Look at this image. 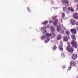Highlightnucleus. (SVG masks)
<instances>
[{
    "label": "nucleus",
    "mask_w": 78,
    "mask_h": 78,
    "mask_svg": "<svg viewBox=\"0 0 78 78\" xmlns=\"http://www.w3.org/2000/svg\"><path fill=\"white\" fill-rule=\"evenodd\" d=\"M66 49L69 53H73V48L69 45L67 47Z\"/></svg>",
    "instance_id": "obj_1"
},
{
    "label": "nucleus",
    "mask_w": 78,
    "mask_h": 78,
    "mask_svg": "<svg viewBox=\"0 0 78 78\" xmlns=\"http://www.w3.org/2000/svg\"><path fill=\"white\" fill-rule=\"evenodd\" d=\"M45 36L47 39L45 40L44 42L45 43H47V42H48V41L50 40V39L48 38H49V37H50L51 35L50 34L46 33Z\"/></svg>",
    "instance_id": "obj_2"
},
{
    "label": "nucleus",
    "mask_w": 78,
    "mask_h": 78,
    "mask_svg": "<svg viewBox=\"0 0 78 78\" xmlns=\"http://www.w3.org/2000/svg\"><path fill=\"white\" fill-rule=\"evenodd\" d=\"M61 2L64 4H67L66 6H68L69 5V1L68 0H61Z\"/></svg>",
    "instance_id": "obj_3"
},
{
    "label": "nucleus",
    "mask_w": 78,
    "mask_h": 78,
    "mask_svg": "<svg viewBox=\"0 0 78 78\" xmlns=\"http://www.w3.org/2000/svg\"><path fill=\"white\" fill-rule=\"evenodd\" d=\"M72 45H73V47H74V48H77L78 47V45L75 41H72Z\"/></svg>",
    "instance_id": "obj_4"
},
{
    "label": "nucleus",
    "mask_w": 78,
    "mask_h": 78,
    "mask_svg": "<svg viewBox=\"0 0 78 78\" xmlns=\"http://www.w3.org/2000/svg\"><path fill=\"white\" fill-rule=\"evenodd\" d=\"M70 65L72 66H76V62H74L73 61H72L70 62Z\"/></svg>",
    "instance_id": "obj_5"
},
{
    "label": "nucleus",
    "mask_w": 78,
    "mask_h": 78,
    "mask_svg": "<svg viewBox=\"0 0 78 78\" xmlns=\"http://www.w3.org/2000/svg\"><path fill=\"white\" fill-rule=\"evenodd\" d=\"M70 23L72 25H74L76 24V21L75 20H70Z\"/></svg>",
    "instance_id": "obj_6"
},
{
    "label": "nucleus",
    "mask_w": 78,
    "mask_h": 78,
    "mask_svg": "<svg viewBox=\"0 0 78 78\" xmlns=\"http://www.w3.org/2000/svg\"><path fill=\"white\" fill-rule=\"evenodd\" d=\"M58 23V19H56L53 22V25L55 26H56V25H57V23Z\"/></svg>",
    "instance_id": "obj_7"
},
{
    "label": "nucleus",
    "mask_w": 78,
    "mask_h": 78,
    "mask_svg": "<svg viewBox=\"0 0 78 78\" xmlns=\"http://www.w3.org/2000/svg\"><path fill=\"white\" fill-rule=\"evenodd\" d=\"M73 17L76 19H78V13H76L73 15Z\"/></svg>",
    "instance_id": "obj_8"
},
{
    "label": "nucleus",
    "mask_w": 78,
    "mask_h": 78,
    "mask_svg": "<svg viewBox=\"0 0 78 78\" xmlns=\"http://www.w3.org/2000/svg\"><path fill=\"white\" fill-rule=\"evenodd\" d=\"M71 31L73 34H76V30L75 29H72L71 30Z\"/></svg>",
    "instance_id": "obj_9"
},
{
    "label": "nucleus",
    "mask_w": 78,
    "mask_h": 78,
    "mask_svg": "<svg viewBox=\"0 0 78 78\" xmlns=\"http://www.w3.org/2000/svg\"><path fill=\"white\" fill-rule=\"evenodd\" d=\"M72 58L73 59H75L77 58V55L76 54H73L72 56Z\"/></svg>",
    "instance_id": "obj_10"
},
{
    "label": "nucleus",
    "mask_w": 78,
    "mask_h": 78,
    "mask_svg": "<svg viewBox=\"0 0 78 78\" xmlns=\"http://www.w3.org/2000/svg\"><path fill=\"white\" fill-rule=\"evenodd\" d=\"M68 9L69 11H70L71 12H73L75 11L73 9V8L72 7H68Z\"/></svg>",
    "instance_id": "obj_11"
},
{
    "label": "nucleus",
    "mask_w": 78,
    "mask_h": 78,
    "mask_svg": "<svg viewBox=\"0 0 78 78\" xmlns=\"http://www.w3.org/2000/svg\"><path fill=\"white\" fill-rule=\"evenodd\" d=\"M63 39L64 41H68V38L66 36H64Z\"/></svg>",
    "instance_id": "obj_12"
},
{
    "label": "nucleus",
    "mask_w": 78,
    "mask_h": 78,
    "mask_svg": "<svg viewBox=\"0 0 78 78\" xmlns=\"http://www.w3.org/2000/svg\"><path fill=\"white\" fill-rule=\"evenodd\" d=\"M71 37L72 38L73 41H76V37L75 35H71Z\"/></svg>",
    "instance_id": "obj_13"
},
{
    "label": "nucleus",
    "mask_w": 78,
    "mask_h": 78,
    "mask_svg": "<svg viewBox=\"0 0 78 78\" xmlns=\"http://www.w3.org/2000/svg\"><path fill=\"white\" fill-rule=\"evenodd\" d=\"M59 49L60 51H63V48H62V46L61 45H59Z\"/></svg>",
    "instance_id": "obj_14"
},
{
    "label": "nucleus",
    "mask_w": 78,
    "mask_h": 78,
    "mask_svg": "<svg viewBox=\"0 0 78 78\" xmlns=\"http://www.w3.org/2000/svg\"><path fill=\"white\" fill-rule=\"evenodd\" d=\"M51 36L52 37H56V34L55 33H52L51 34Z\"/></svg>",
    "instance_id": "obj_15"
},
{
    "label": "nucleus",
    "mask_w": 78,
    "mask_h": 78,
    "mask_svg": "<svg viewBox=\"0 0 78 78\" xmlns=\"http://www.w3.org/2000/svg\"><path fill=\"white\" fill-rule=\"evenodd\" d=\"M62 38V36L61 35H58L57 37V39L58 40H60V39H61Z\"/></svg>",
    "instance_id": "obj_16"
},
{
    "label": "nucleus",
    "mask_w": 78,
    "mask_h": 78,
    "mask_svg": "<svg viewBox=\"0 0 78 78\" xmlns=\"http://www.w3.org/2000/svg\"><path fill=\"white\" fill-rule=\"evenodd\" d=\"M51 30L52 32H53V31H55V28L54 27H53L52 26H51Z\"/></svg>",
    "instance_id": "obj_17"
},
{
    "label": "nucleus",
    "mask_w": 78,
    "mask_h": 78,
    "mask_svg": "<svg viewBox=\"0 0 78 78\" xmlns=\"http://www.w3.org/2000/svg\"><path fill=\"white\" fill-rule=\"evenodd\" d=\"M61 27L59 26H58L57 29V31H59L61 30Z\"/></svg>",
    "instance_id": "obj_18"
},
{
    "label": "nucleus",
    "mask_w": 78,
    "mask_h": 78,
    "mask_svg": "<svg viewBox=\"0 0 78 78\" xmlns=\"http://www.w3.org/2000/svg\"><path fill=\"white\" fill-rule=\"evenodd\" d=\"M56 48H57V47H56V45H54L52 48V49L53 50H56Z\"/></svg>",
    "instance_id": "obj_19"
},
{
    "label": "nucleus",
    "mask_w": 78,
    "mask_h": 78,
    "mask_svg": "<svg viewBox=\"0 0 78 78\" xmlns=\"http://www.w3.org/2000/svg\"><path fill=\"white\" fill-rule=\"evenodd\" d=\"M67 9V8L66 7H64L63 8V11H64V12H65L66 11Z\"/></svg>",
    "instance_id": "obj_20"
},
{
    "label": "nucleus",
    "mask_w": 78,
    "mask_h": 78,
    "mask_svg": "<svg viewBox=\"0 0 78 78\" xmlns=\"http://www.w3.org/2000/svg\"><path fill=\"white\" fill-rule=\"evenodd\" d=\"M58 16H54L52 17V20H55V19H57L56 18H57Z\"/></svg>",
    "instance_id": "obj_21"
},
{
    "label": "nucleus",
    "mask_w": 78,
    "mask_h": 78,
    "mask_svg": "<svg viewBox=\"0 0 78 78\" xmlns=\"http://www.w3.org/2000/svg\"><path fill=\"white\" fill-rule=\"evenodd\" d=\"M47 23H48V21H46L42 23V24L43 25H46Z\"/></svg>",
    "instance_id": "obj_22"
},
{
    "label": "nucleus",
    "mask_w": 78,
    "mask_h": 78,
    "mask_svg": "<svg viewBox=\"0 0 78 78\" xmlns=\"http://www.w3.org/2000/svg\"><path fill=\"white\" fill-rule=\"evenodd\" d=\"M62 17L63 18H64V17H65V13H62Z\"/></svg>",
    "instance_id": "obj_23"
},
{
    "label": "nucleus",
    "mask_w": 78,
    "mask_h": 78,
    "mask_svg": "<svg viewBox=\"0 0 78 78\" xmlns=\"http://www.w3.org/2000/svg\"><path fill=\"white\" fill-rule=\"evenodd\" d=\"M41 38L42 40H44L45 39V36H43L41 37Z\"/></svg>",
    "instance_id": "obj_24"
},
{
    "label": "nucleus",
    "mask_w": 78,
    "mask_h": 78,
    "mask_svg": "<svg viewBox=\"0 0 78 78\" xmlns=\"http://www.w3.org/2000/svg\"><path fill=\"white\" fill-rule=\"evenodd\" d=\"M66 13L67 14H69L70 13V11L67 9L66 11Z\"/></svg>",
    "instance_id": "obj_25"
},
{
    "label": "nucleus",
    "mask_w": 78,
    "mask_h": 78,
    "mask_svg": "<svg viewBox=\"0 0 78 78\" xmlns=\"http://www.w3.org/2000/svg\"><path fill=\"white\" fill-rule=\"evenodd\" d=\"M66 33L67 35H69V32L68 31H66Z\"/></svg>",
    "instance_id": "obj_26"
},
{
    "label": "nucleus",
    "mask_w": 78,
    "mask_h": 78,
    "mask_svg": "<svg viewBox=\"0 0 78 78\" xmlns=\"http://www.w3.org/2000/svg\"><path fill=\"white\" fill-rule=\"evenodd\" d=\"M71 69H72V66H70L68 69V70H70Z\"/></svg>",
    "instance_id": "obj_27"
},
{
    "label": "nucleus",
    "mask_w": 78,
    "mask_h": 78,
    "mask_svg": "<svg viewBox=\"0 0 78 78\" xmlns=\"http://www.w3.org/2000/svg\"><path fill=\"white\" fill-rule=\"evenodd\" d=\"M61 32L62 34H64V31L63 30H61Z\"/></svg>",
    "instance_id": "obj_28"
},
{
    "label": "nucleus",
    "mask_w": 78,
    "mask_h": 78,
    "mask_svg": "<svg viewBox=\"0 0 78 78\" xmlns=\"http://www.w3.org/2000/svg\"><path fill=\"white\" fill-rule=\"evenodd\" d=\"M62 44H63L62 42L60 41V45H62Z\"/></svg>",
    "instance_id": "obj_29"
},
{
    "label": "nucleus",
    "mask_w": 78,
    "mask_h": 78,
    "mask_svg": "<svg viewBox=\"0 0 78 78\" xmlns=\"http://www.w3.org/2000/svg\"><path fill=\"white\" fill-rule=\"evenodd\" d=\"M76 7H77V8L76 9V10H78V4H77Z\"/></svg>",
    "instance_id": "obj_30"
},
{
    "label": "nucleus",
    "mask_w": 78,
    "mask_h": 78,
    "mask_svg": "<svg viewBox=\"0 0 78 78\" xmlns=\"http://www.w3.org/2000/svg\"><path fill=\"white\" fill-rule=\"evenodd\" d=\"M49 23H53V21L52 20H51L50 21H49Z\"/></svg>",
    "instance_id": "obj_31"
},
{
    "label": "nucleus",
    "mask_w": 78,
    "mask_h": 78,
    "mask_svg": "<svg viewBox=\"0 0 78 78\" xmlns=\"http://www.w3.org/2000/svg\"><path fill=\"white\" fill-rule=\"evenodd\" d=\"M76 24L77 26H78V21L76 23Z\"/></svg>",
    "instance_id": "obj_32"
},
{
    "label": "nucleus",
    "mask_w": 78,
    "mask_h": 78,
    "mask_svg": "<svg viewBox=\"0 0 78 78\" xmlns=\"http://www.w3.org/2000/svg\"><path fill=\"white\" fill-rule=\"evenodd\" d=\"M78 0H74V2H76V3H77L78 2Z\"/></svg>",
    "instance_id": "obj_33"
},
{
    "label": "nucleus",
    "mask_w": 78,
    "mask_h": 78,
    "mask_svg": "<svg viewBox=\"0 0 78 78\" xmlns=\"http://www.w3.org/2000/svg\"><path fill=\"white\" fill-rule=\"evenodd\" d=\"M27 9L28 10L29 12H30V10L29 8H27Z\"/></svg>",
    "instance_id": "obj_34"
},
{
    "label": "nucleus",
    "mask_w": 78,
    "mask_h": 78,
    "mask_svg": "<svg viewBox=\"0 0 78 78\" xmlns=\"http://www.w3.org/2000/svg\"><path fill=\"white\" fill-rule=\"evenodd\" d=\"M41 30H45V28L44 27H42Z\"/></svg>",
    "instance_id": "obj_35"
},
{
    "label": "nucleus",
    "mask_w": 78,
    "mask_h": 78,
    "mask_svg": "<svg viewBox=\"0 0 78 78\" xmlns=\"http://www.w3.org/2000/svg\"><path fill=\"white\" fill-rule=\"evenodd\" d=\"M65 67H65V66H63V69L65 68Z\"/></svg>",
    "instance_id": "obj_36"
},
{
    "label": "nucleus",
    "mask_w": 78,
    "mask_h": 78,
    "mask_svg": "<svg viewBox=\"0 0 78 78\" xmlns=\"http://www.w3.org/2000/svg\"><path fill=\"white\" fill-rule=\"evenodd\" d=\"M77 62H78V61Z\"/></svg>",
    "instance_id": "obj_37"
}]
</instances>
